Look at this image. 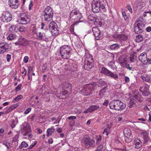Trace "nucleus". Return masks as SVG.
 I'll return each instance as SVG.
<instances>
[{"mask_svg": "<svg viewBox=\"0 0 151 151\" xmlns=\"http://www.w3.org/2000/svg\"><path fill=\"white\" fill-rule=\"evenodd\" d=\"M62 91L60 93L59 97L61 99H65L70 94L72 91L71 85L68 82H64L62 84Z\"/></svg>", "mask_w": 151, "mask_h": 151, "instance_id": "f257e3e1", "label": "nucleus"}, {"mask_svg": "<svg viewBox=\"0 0 151 151\" xmlns=\"http://www.w3.org/2000/svg\"><path fill=\"white\" fill-rule=\"evenodd\" d=\"M109 105L110 109L118 111L123 110L126 107L125 104L118 100L112 101Z\"/></svg>", "mask_w": 151, "mask_h": 151, "instance_id": "f03ea898", "label": "nucleus"}, {"mask_svg": "<svg viewBox=\"0 0 151 151\" xmlns=\"http://www.w3.org/2000/svg\"><path fill=\"white\" fill-rule=\"evenodd\" d=\"M72 51V49L70 46L65 45L60 47V53L63 58L68 59L71 55Z\"/></svg>", "mask_w": 151, "mask_h": 151, "instance_id": "7ed1b4c3", "label": "nucleus"}, {"mask_svg": "<svg viewBox=\"0 0 151 151\" xmlns=\"http://www.w3.org/2000/svg\"><path fill=\"white\" fill-rule=\"evenodd\" d=\"M96 86V84L94 83L85 85L82 90H81V93L85 96L91 94L94 91Z\"/></svg>", "mask_w": 151, "mask_h": 151, "instance_id": "20e7f679", "label": "nucleus"}, {"mask_svg": "<svg viewBox=\"0 0 151 151\" xmlns=\"http://www.w3.org/2000/svg\"><path fill=\"white\" fill-rule=\"evenodd\" d=\"M69 19L76 21V22H82L83 21L81 20L82 18L81 13L78 10L73 9L70 13Z\"/></svg>", "mask_w": 151, "mask_h": 151, "instance_id": "39448f33", "label": "nucleus"}, {"mask_svg": "<svg viewBox=\"0 0 151 151\" xmlns=\"http://www.w3.org/2000/svg\"><path fill=\"white\" fill-rule=\"evenodd\" d=\"M95 141L93 139H91L88 135H85L83 138L81 143L87 148L93 147L94 146Z\"/></svg>", "mask_w": 151, "mask_h": 151, "instance_id": "423d86ee", "label": "nucleus"}, {"mask_svg": "<svg viewBox=\"0 0 151 151\" xmlns=\"http://www.w3.org/2000/svg\"><path fill=\"white\" fill-rule=\"evenodd\" d=\"M53 15V9L50 6H47L44 11V16L45 21L50 22L52 20Z\"/></svg>", "mask_w": 151, "mask_h": 151, "instance_id": "0eeeda50", "label": "nucleus"}, {"mask_svg": "<svg viewBox=\"0 0 151 151\" xmlns=\"http://www.w3.org/2000/svg\"><path fill=\"white\" fill-rule=\"evenodd\" d=\"M31 133V127L29 124L26 122L23 123L21 131L22 134L24 136H28V138H32V135Z\"/></svg>", "mask_w": 151, "mask_h": 151, "instance_id": "6e6552de", "label": "nucleus"}, {"mask_svg": "<svg viewBox=\"0 0 151 151\" xmlns=\"http://www.w3.org/2000/svg\"><path fill=\"white\" fill-rule=\"evenodd\" d=\"M134 29L135 33L139 34L144 32L145 24L143 22L140 20H137L135 23Z\"/></svg>", "mask_w": 151, "mask_h": 151, "instance_id": "1a4fd4ad", "label": "nucleus"}, {"mask_svg": "<svg viewBox=\"0 0 151 151\" xmlns=\"http://www.w3.org/2000/svg\"><path fill=\"white\" fill-rule=\"evenodd\" d=\"M143 86L140 87L139 91L143 96H148L150 93L149 89V86L145 83H143Z\"/></svg>", "mask_w": 151, "mask_h": 151, "instance_id": "9d476101", "label": "nucleus"}, {"mask_svg": "<svg viewBox=\"0 0 151 151\" xmlns=\"http://www.w3.org/2000/svg\"><path fill=\"white\" fill-rule=\"evenodd\" d=\"M124 134L125 136V140L126 143L131 142L133 137L130 129L129 128H125L124 130Z\"/></svg>", "mask_w": 151, "mask_h": 151, "instance_id": "9b49d317", "label": "nucleus"}, {"mask_svg": "<svg viewBox=\"0 0 151 151\" xmlns=\"http://www.w3.org/2000/svg\"><path fill=\"white\" fill-rule=\"evenodd\" d=\"M101 4L99 0H93L92 4V10L94 13L99 12L100 10Z\"/></svg>", "mask_w": 151, "mask_h": 151, "instance_id": "f8f14e48", "label": "nucleus"}, {"mask_svg": "<svg viewBox=\"0 0 151 151\" xmlns=\"http://www.w3.org/2000/svg\"><path fill=\"white\" fill-rule=\"evenodd\" d=\"M12 19L11 14L8 12H5L1 16L0 19L3 22L8 23Z\"/></svg>", "mask_w": 151, "mask_h": 151, "instance_id": "ddd939ff", "label": "nucleus"}, {"mask_svg": "<svg viewBox=\"0 0 151 151\" xmlns=\"http://www.w3.org/2000/svg\"><path fill=\"white\" fill-rule=\"evenodd\" d=\"M85 57V65L87 66H93V60L91 54L88 53L86 52Z\"/></svg>", "mask_w": 151, "mask_h": 151, "instance_id": "4468645a", "label": "nucleus"}, {"mask_svg": "<svg viewBox=\"0 0 151 151\" xmlns=\"http://www.w3.org/2000/svg\"><path fill=\"white\" fill-rule=\"evenodd\" d=\"M49 27V30L52 33L56 35L59 33V28H58L56 24L54 22H51L50 23Z\"/></svg>", "mask_w": 151, "mask_h": 151, "instance_id": "2eb2a0df", "label": "nucleus"}, {"mask_svg": "<svg viewBox=\"0 0 151 151\" xmlns=\"http://www.w3.org/2000/svg\"><path fill=\"white\" fill-rule=\"evenodd\" d=\"M11 50L10 45L6 42L0 43V54L8 52Z\"/></svg>", "mask_w": 151, "mask_h": 151, "instance_id": "dca6fc26", "label": "nucleus"}, {"mask_svg": "<svg viewBox=\"0 0 151 151\" xmlns=\"http://www.w3.org/2000/svg\"><path fill=\"white\" fill-rule=\"evenodd\" d=\"M29 16V15L25 14H21L19 20L22 24H26L30 21Z\"/></svg>", "mask_w": 151, "mask_h": 151, "instance_id": "f3484780", "label": "nucleus"}, {"mask_svg": "<svg viewBox=\"0 0 151 151\" xmlns=\"http://www.w3.org/2000/svg\"><path fill=\"white\" fill-rule=\"evenodd\" d=\"M8 2L9 7L13 9H17L19 6L18 0H9Z\"/></svg>", "mask_w": 151, "mask_h": 151, "instance_id": "a211bd4d", "label": "nucleus"}, {"mask_svg": "<svg viewBox=\"0 0 151 151\" xmlns=\"http://www.w3.org/2000/svg\"><path fill=\"white\" fill-rule=\"evenodd\" d=\"M37 39L39 40L47 41L48 40L49 38L45 33H41L40 32L37 35Z\"/></svg>", "mask_w": 151, "mask_h": 151, "instance_id": "6ab92c4d", "label": "nucleus"}, {"mask_svg": "<svg viewBox=\"0 0 151 151\" xmlns=\"http://www.w3.org/2000/svg\"><path fill=\"white\" fill-rule=\"evenodd\" d=\"M92 31L96 40H99L101 37V35L100 31L99 28L96 27H93L92 29Z\"/></svg>", "mask_w": 151, "mask_h": 151, "instance_id": "aec40b11", "label": "nucleus"}, {"mask_svg": "<svg viewBox=\"0 0 151 151\" xmlns=\"http://www.w3.org/2000/svg\"><path fill=\"white\" fill-rule=\"evenodd\" d=\"M139 60L144 64H147L146 61L147 60V54L143 52L138 57Z\"/></svg>", "mask_w": 151, "mask_h": 151, "instance_id": "412c9836", "label": "nucleus"}, {"mask_svg": "<svg viewBox=\"0 0 151 151\" xmlns=\"http://www.w3.org/2000/svg\"><path fill=\"white\" fill-rule=\"evenodd\" d=\"M119 61L121 66H129V65H127V61L125 59V55L120 56L119 58Z\"/></svg>", "mask_w": 151, "mask_h": 151, "instance_id": "4be33fe9", "label": "nucleus"}, {"mask_svg": "<svg viewBox=\"0 0 151 151\" xmlns=\"http://www.w3.org/2000/svg\"><path fill=\"white\" fill-rule=\"evenodd\" d=\"M142 80L146 82L150 83L151 82V76L150 75H148L147 73L144 74L140 76Z\"/></svg>", "mask_w": 151, "mask_h": 151, "instance_id": "5701e85b", "label": "nucleus"}, {"mask_svg": "<svg viewBox=\"0 0 151 151\" xmlns=\"http://www.w3.org/2000/svg\"><path fill=\"white\" fill-rule=\"evenodd\" d=\"M116 39L120 41V42L122 43L126 41L128 39V36L123 34H119L117 35Z\"/></svg>", "mask_w": 151, "mask_h": 151, "instance_id": "b1692460", "label": "nucleus"}, {"mask_svg": "<svg viewBox=\"0 0 151 151\" xmlns=\"http://www.w3.org/2000/svg\"><path fill=\"white\" fill-rule=\"evenodd\" d=\"M67 118L69 120H71L69 123V126L71 127H73L75 125V121L74 120L76 119V116H71L68 117Z\"/></svg>", "mask_w": 151, "mask_h": 151, "instance_id": "393cba45", "label": "nucleus"}, {"mask_svg": "<svg viewBox=\"0 0 151 151\" xmlns=\"http://www.w3.org/2000/svg\"><path fill=\"white\" fill-rule=\"evenodd\" d=\"M102 89L100 91L99 95L101 98H102L103 97L105 96L106 94V91L107 89V86L105 85L103 88H102Z\"/></svg>", "mask_w": 151, "mask_h": 151, "instance_id": "a878e982", "label": "nucleus"}, {"mask_svg": "<svg viewBox=\"0 0 151 151\" xmlns=\"http://www.w3.org/2000/svg\"><path fill=\"white\" fill-rule=\"evenodd\" d=\"M136 53L134 52L133 54L131 55L130 57L129 60L130 63H137V56Z\"/></svg>", "mask_w": 151, "mask_h": 151, "instance_id": "bb28decb", "label": "nucleus"}, {"mask_svg": "<svg viewBox=\"0 0 151 151\" xmlns=\"http://www.w3.org/2000/svg\"><path fill=\"white\" fill-rule=\"evenodd\" d=\"M141 136L144 141V143L147 142L148 140V135L146 132H143L141 134Z\"/></svg>", "mask_w": 151, "mask_h": 151, "instance_id": "cd10ccee", "label": "nucleus"}, {"mask_svg": "<svg viewBox=\"0 0 151 151\" xmlns=\"http://www.w3.org/2000/svg\"><path fill=\"white\" fill-rule=\"evenodd\" d=\"M19 30V28L16 25H12L9 28V30L12 32H17Z\"/></svg>", "mask_w": 151, "mask_h": 151, "instance_id": "c85d7f7f", "label": "nucleus"}, {"mask_svg": "<svg viewBox=\"0 0 151 151\" xmlns=\"http://www.w3.org/2000/svg\"><path fill=\"white\" fill-rule=\"evenodd\" d=\"M88 18L89 20L91 21H93L96 23L98 22V19L97 17L93 14H90L88 17Z\"/></svg>", "mask_w": 151, "mask_h": 151, "instance_id": "c756f323", "label": "nucleus"}, {"mask_svg": "<svg viewBox=\"0 0 151 151\" xmlns=\"http://www.w3.org/2000/svg\"><path fill=\"white\" fill-rule=\"evenodd\" d=\"M101 72L102 73L107 76H109L111 72L104 67L101 68Z\"/></svg>", "mask_w": 151, "mask_h": 151, "instance_id": "7c9ffc66", "label": "nucleus"}, {"mask_svg": "<svg viewBox=\"0 0 151 151\" xmlns=\"http://www.w3.org/2000/svg\"><path fill=\"white\" fill-rule=\"evenodd\" d=\"M135 147L137 149L140 148L142 146V143L140 140L138 139H136L135 141Z\"/></svg>", "mask_w": 151, "mask_h": 151, "instance_id": "2f4dec72", "label": "nucleus"}, {"mask_svg": "<svg viewBox=\"0 0 151 151\" xmlns=\"http://www.w3.org/2000/svg\"><path fill=\"white\" fill-rule=\"evenodd\" d=\"M121 47L120 45L116 43L111 45L110 47V48L111 50H116L119 48Z\"/></svg>", "mask_w": 151, "mask_h": 151, "instance_id": "473e14b6", "label": "nucleus"}, {"mask_svg": "<svg viewBox=\"0 0 151 151\" xmlns=\"http://www.w3.org/2000/svg\"><path fill=\"white\" fill-rule=\"evenodd\" d=\"M100 108V107L98 106L92 105L89 107V109L91 112L96 110Z\"/></svg>", "mask_w": 151, "mask_h": 151, "instance_id": "72a5a7b5", "label": "nucleus"}, {"mask_svg": "<svg viewBox=\"0 0 151 151\" xmlns=\"http://www.w3.org/2000/svg\"><path fill=\"white\" fill-rule=\"evenodd\" d=\"M111 128V126L109 125L108 124L106 128H105L103 132V134L106 133V135L107 136L109 134V133L110 131Z\"/></svg>", "mask_w": 151, "mask_h": 151, "instance_id": "f704fd0d", "label": "nucleus"}, {"mask_svg": "<svg viewBox=\"0 0 151 151\" xmlns=\"http://www.w3.org/2000/svg\"><path fill=\"white\" fill-rule=\"evenodd\" d=\"M3 144L7 147V149L8 150L10 149V148L13 147V144L11 143L8 142H4L3 143Z\"/></svg>", "mask_w": 151, "mask_h": 151, "instance_id": "c9c22d12", "label": "nucleus"}, {"mask_svg": "<svg viewBox=\"0 0 151 151\" xmlns=\"http://www.w3.org/2000/svg\"><path fill=\"white\" fill-rule=\"evenodd\" d=\"M134 97L139 102H142L143 101V98L140 95L136 94L134 96Z\"/></svg>", "mask_w": 151, "mask_h": 151, "instance_id": "e433bc0d", "label": "nucleus"}, {"mask_svg": "<svg viewBox=\"0 0 151 151\" xmlns=\"http://www.w3.org/2000/svg\"><path fill=\"white\" fill-rule=\"evenodd\" d=\"M136 101L134 99L131 100L128 104L130 108H132L135 106Z\"/></svg>", "mask_w": 151, "mask_h": 151, "instance_id": "4c0bfd02", "label": "nucleus"}, {"mask_svg": "<svg viewBox=\"0 0 151 151\" xmlns=\"http://www.w3.org/2000/svg\"><path fill=\"white\" fill-rule=\"evenodd\" d=\"M28 145L27 142L24 141L22 142L19 145L20 148L22 149L23 147L26 148L28 147Z\"/></svg>", "mask_w": 151, "mask_h": 151, "instance_id": "58836bf2", "label": "nucleus"}, {"mask_svg": "<svg viewBox=\"0 0 151 151\" xmlns=\"http://www.w3.org/2000/svg\"><path fill=\"white\" fill-rule=\"evenodd\" d=\"M102 139V136L101 135H97L96 137V144H99Z\"/></svg>", "mask_w": 151, "mask_h": 151, "instance_id": "ea45409f", "label": "nucleus"}, {"mask_svg": "<svg viewBox=\"0 0 151 151\" xmlns=\"http://www.w3.org/2000/svg\"><path fill=\"white\" fill-rule=\"evenodd\" d=\"M55 130L53 128H48L47 129V136L49 137L51 135L52 133L54 132Z\"/></svg>", "mask_w": 151, "mask_h": 151, "instance_id": "a19ab883", "label": "nucleus"}, {"mask_svg": "<svg viewBox=\"0 0 151 151\" xmlns=\"http://www.w3.org/2000/svg\"><path fill=\"white\" fill-rule=\"evenodd\" d=\"M143 40V37L141 35H139L137 36L136 40L137 42H141Z\"/></svg>", "mask_w": 151, "mask_h": 151, "instance_id": "79ce46f5", "label": "nucleus"}, {"mask_svg": "<svg viewBox=\"0 0 151 151\" xmlns=\"http://www.w3.org/2000/svg\"><path fill=\"white\" fill-rule=\"evenodd\" d=\"M23 96L22 95H20L18 96L17 97L14 99L13 101L12 102L13 103H15L17 102L22 98Z\"/></svg>", "mask_w": 151, "mask_h": 151, "instance_id": "37998d69", "label": "nucleus"}, {"mask_svg": "<svg viewBox=\"0 0 151 151\" xmlns=\"http://www.w3.org/2000/svg\"><path fill=\"white\" fill-rule=\"evenodd\" d=\"M15 35L12 34H10L9 35L7 38L8 40H14L15 38Z\"/></svg>", "mask_w": 151, "mask_h": 151, "instance_id": "c03bdc74", "label": "nucleus"}, {"mask_svg": "<svg viewBox=\"0 0 151 151\" xmlns=\"http://www.w3.org/2000/svg\"><path fill=\"white\" fill-rule=\"evenodd\" d=\"M109 76L114 78L115 79L118 78V76L116 73H113L111 72Z\"/></svg>", "mask_w": 151, "mask_h": 151, "instance_id": "a18cd8bd", "label": "nucleus"}, {"mask_svg": "<svg viewBox=\"0 0 151 151\" xmlns=\"http://www.w3.org/2000/svg\"><path fill=\"white\" fill-rule=\"evenodd\" d=\"M22 86V84L21 83L19 84L15 88L16 91L17 92H18L19 90H20L21 88V87Z\"/></svg>", "mask_w": 151, "mask_h": 151, "instance_id": "49530a36", "label": "nucleus"}, {"mask_svg": "<svg viewBox=\"0 0 151 151\" xmlns=\"http://www.w3.org/2000/svg\"><path fill=\"white\" fill-rule=\"evenodd\" d=\"M16 124L14 120H12L10 124V126L12 128H14L16 126Z\"/></svg>", "mask_w": 151, "mask_h": 151, "instance_id": "de8ad7c7", "label": "nucleus"}, {"mask_svg": "<svg viewBox=\"0 0 151 151\" xmlns=\"http://www.w3.org/2000/svg\"><path fill=\"white\" fill-rule=\"evenodd\" d=\"M37 142V141H35L30 145L29 146L28 148L29 149H32L36 144Z\"/></svg>", "mask_w": 151, "mask_h": 151, "instance_id": "09e8293b", "label": "nucleus"}, {"mask_svg": "<svg viewBox=\"0 0 151 151\" xmlns=\"http://www.w3.org/2000/svg\"><path fill=\"white\" fill-rule=\"evenodd\" d=\"M122 14L125 20H127L128 19V18L125 12L124 11H122Z\"/></svg>", "mask_w": 151, "mask_h": 151, "instance_id": "8fccbe9b", "label": "nucleus"}, {"mask_svg": "<svg viewBox=\"0 0 151 151\" xmlns=\"http://www.w3.org/2000/svg\"><path fill=\"white\" fill-rule=\"evenodd\" d=\"M19 29L20 32H23L26 30V27H24L23 26H21L20 27Z\"/></svg>", "mask_w": 151, "mask_h": 151, "instance_id": "3c124183", "label": "nucleus"}, {"mask_svg": "<svg viewBox=\"0 0 151 151\" xmlns=\"http://www.w3.org/2000/svg\"><path fill=\"white\" fill-rule=\"evenodd\" d=\"M103 148V146L101 145H99L95 151H101Z\"/></svg>", "mask_w": 151, "mask_h": 151, "instance_id": "603ef678", "label": "nucleus"}, {"mask_svg": "<svg viewBox=\"0 0 151 151\" xmlns=\"http://www.w3.org/2000/svg\"><path fill=\"white\" fill-rule=\"evenodd\" d=\"M127 48L126 47L124 48L121 49V50L119 52V53H122L123 52L126 53L127 52Z\"/></svg>", "mask_w": 151, "mask_h": 151, "instance_id": "864d4df0", "label": "nucleus"}, {"mask_svg": "<svg viewBox=\"0 0 151 151\" xmlns=\"http://www.w3.org/2000/svg\"><path fill=\"white\" fill-rule=\"evenodd\" d=\"M33 67H29L28 70V73H30L31 74L32 73L33 71Z\"/></svg>", "mask_w": 151, "mask_h": 151, "instance_id": "5fc2aeb1", "label": "nucleus"}, {"mask_svg": "<svg viewBox=\"0 0 151 151\" xmlns=\"http://www.w3.org/2000/svg\"><path fill=\"white\" fill-rule=\"evenodd\" d=\"M6 58L8 62H9L11 58V55L10 54H7L6 56Z\"/></svg>", "mask_w": 151, "mask_h": 151, "instance_id": "6e6d98bb", "label": "nucleus"}, {"mask_svg": "<svg viewBox=\"0 0 151 151\" xmlns=\"http://www.w3.org/2000/svg\"><path fill=\"white\" fill-rule=\"evenodd\" d=\"M29 59V57L27 56H25L24 58V62L25 63H27Z\"/></svg>", "mask_w": 151, "mask_h": 151, "instance_id": "4d7b16f0", "label": "nucleus"}, {"mask_svg": "<svg viewBox=\"0 0 151 151\" xmlns=\"http://www.w3.org/2000/svg\"><path fill=\"white\" fill-rule=\"evenodd\" d=\"M31 110V108L29 107L28 108L24 111V113L25 114H28L29 112Z\"/></svg>", "mask_w": 151, "mask_h": 151, "instance_id": "13d9d810", "label": "nucleus"}, {"mask_svg": "<svg viewBox=\"0 0 151 151\" xmlns=\"http://www.w3.org/2000/svg\"><path fill=\"white\" fill-rule=\"evenodd\" d=\"M109 103V102L108 100H105L104 101V102L103 103V105L104 106H107L108 104Z\"/></svg>", "mask_w": 151, "mask_h": 151, "instance_id": "bf43d9fd", "label": "nucleus"}, {"mask_svg": "<svg viewBox=\"0 0 151 151\" xmlns=\"http://www.w3.org/2000/svg\"><path fill=\"white\" fill-rule=\"evenodd\" d=\"M127 8L131 13L132 12V9L129 4H128L127 5Z\"/></svg>", "mask_w": 151, "mask_h": 151, "instance_id": "052dcab7", "label": "nucleus"}, {"mask_svg": "<svg viewBox=\"0 0 151 151\" xmlns=\"http://www.w3.org/2000/svg\"><path fill=\"white\" fill-rule=\"evenodd\" d=\"M109 66H114L115 65V62L114 61H111L108 64Z\"/></svg>", "mask_w": 151, "mask_h": 151, "instance_id": "680f3d73", "label": "nucleus"}, {"mask_svg": "<svg viewBox=\"0 0 151 151\" xmlns=\"http://www.w3.org/2000/svg\"><path fill=\"white\" fill-rule=\"evenodd\" d=\"M32 31L34 33L36 34L37 35V32L36 31V29L35 26H34L32 29Z\"/></svg>", "mask_w": 151, "mask_h": 151, "instance_id": "e2e57ef3", "label": "nucleus"}, {"mask_svg": "<svg viewBox=\"0 0 151 151\" xmlns=\"http://www.w3.org/2000/svg\"><path fill=\"white\" fill-rule=\"evenodd\" d=\"M15 44L17 45H19L20 46H23L24 45V43L22 42H16Z\"/></svg>", "mask_w": 151, "mask_h": 151, "instance_id": "0e129e2a", "label": "nucleus"}, {"mask_svg": "<svg viewBox=\"0 0 151 151\" xmlns=\"http://www.w3.org/2000/svg\"><path fill=\"white\" fill-rule=\"evenodd\" d=\"M89 112H91L90 109H89V107L86 110L83 112V113L86 114Z\"/></svg>", "mask_w": 151, "mask_h": 151, "instance_id": "69168bd1", "label": "nucleus"}, {"mask_svg": "<svg viewBox=\"0 0 151 151\" xmlns=\"http://www.w3.org/2000/svg\"><path fill=\"white\" fill-rule=\"evenodd\" d=\"M62 130V129L61 128H57L56 129L57 132L59 133H61Z\"/></svg>", "mask_w": 151, "mask_h": 151, "instance_id": "338daca9", "label": "nucleus"}, {"mask_svg": "<svg viewBox=\"0 0 151 151\" xmlns=\"http://www.w3.org/2000/svg\"><path fill=\"white\" fill-rule=\"evenodd\" d=\"M145 30L147 32H150L151 31V27L150 26L146 28Z\"/></svg>", "mask_w": 151, "mask_h": 151, "instance_id": "774afa93", "label": "nucleus"}]
</instances>
